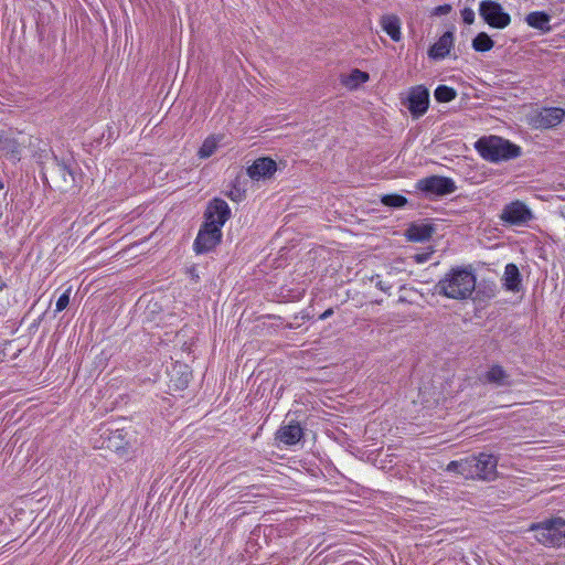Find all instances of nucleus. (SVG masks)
I'll use <instances>...</instances> for the list:
<instances>
[{
	"label": "nucleus",
	"instance_id": "nucleus-15",
	"mask_svg": "<svg viewBox=\"0 0 565 565\" xmlns=\"http://www.w3.org/2000/svg\"><path fill=\"white\" fill-rule=\"evenodd\" d=\"M454 44V35L451 32H445L438 41L430 47L428 54L434 60L446 57Z\"/></svg>",
	"mask_w": 565,
	"mask_h": 565
},
{
	"label": "nucleus",
	"instance_id": "nucleus-33",
	"mask_svg": "<svg viewBox=\"0 0 565 565\" xmlns=\"http://www.w3.org/2000/svg\"><path fill=\"white\" fill-rule=\"evenodd\" d=\"M333 313V310L330 308V309H327L321 316H320V319L321 320H324L327 318H329L330 316H332Z\"/></svg>",
	"mask_w": 565,
	"mask_h": 565
},
{
	"label": "nucleus",
	"instance_id": "nucleus-12",
	"mask_svg": "<svg viewBox=\"0 0 565 565\" xmlns=\"http://www.w3.org/2000/svg\"><path fill=\"white\" fill-rule=\"evenodd\" d=\"M277 170L276 162L270 158H259L248 167L247 174L253 180L270 178Z\"/></svg>",
	"mask_w": 565,
	"mask_h": 565
},
{
	"label": "nucleus",
	"instance_id": "nucleus-25",
	"mask_svg": "<svg viewBox=\"0 0 565 565\" xmlns=\"http://www.w3.org/2000/svg\"><path fill=\"white\" fill-rule=\"evenodd\" d=\"M435 98L439 103H448L456 98L457 93L454 88L446 85H439L434 93Z\"/></svg>",
	"mask_w": 565,
	"mask_h": 565
},
{
	"label": "nucleus",
	"instance_id": "nucleus-3",
	"mask_svg": "<svg viewBox=\"0 0 565 565\" xmlns=\"http://www.w3.org/2000/svg\"><path fill=\"white\" fill-rule=\"evenodd\" d=\"M529 531L535 533V540L547 547H565V520L552 518L532 523Z\"/></svg>",
	"mask_w": 565,
	"mask_h": 565
},
{
	"label": "nucleus",
	"instance_id": "nucleus-26",
	"mask_svg": "<svg viewBox=\"0 0 565 565\" xmlns=\"http://www.w3.org/2000/svg\"><path fill=\"white\" fill-rule=\"evenodd\" d=\"M57 172L62 177L63 182H64V184L62 186L63 190L67 191L68 189L74 186V183H75L74 174L66 164H64V163L57 164Z\"/></svg>",
	"mask_w": 565,
	"mask_h": 565
},
{
	"label": "nucleus",
	"instance_id": "nucleus-31",
	"mask_svg": "<svg viewBox=\"0 0 565 565\" xmlns=\"http://www.w3.org/2000/svg\"><path fill=\"white\" fill-rule=\"evenodd\" d=\"M461 17H462L463 22L467 24H472L475 21V12L470 8H465L461 11Z\"/></svg>",
	"mask_w": 565,
	"mask_h": 565
},
{
	"label": "nucleus",
	"instance_id": "nucleus-35",
	"mask_svg": "<svg viewBox=\"0 0 565 565\" xmlns=\"http://www.w3.org/2000/svg\"><path fill=\"white\" fill-rule=\"evenodd\" d=\"M0 188H1V189L3 188V184H2V182H1V181H0Z\"/></svg>",
	"mask_w": 565,
	"mask_h": 565
},
{
	"label": "nucleus",
	"instance_id": "nucleus-6",
	"mask_svg": "<svg viewBox=\"0 0 565 565\" xmlns=\"http://www.w3.org/2000/svg\"><path fill=\"white\" fill-rule=\"evenodd\" d=\"M416 188L430 195L443 196L456 191V184L450 178L431 175L418 180Z\"/></svg>",
	"mask_w": 565,
	"mask_h": 565
},
{
	"label": "nucleus",
	"instance_id": "nucleus-2",
	"mask_svg": "<svg viewBox=\"0 0 565 565\" xmlns=\"http://www.w3.org/2000/svg\"><path fill=\"white\" fill-rule=\"evenodd\" d=\"M480 156L491 162L510 160L520 156V147L498 136L483 137L476 142Z\"/></svg>",
	"mask_w": 565,
	"mask_h": 565
},
{
	"label": "nucleus",
	"instance_id": "nucleus-27",
	"mask_svg": "<svg viewBox=\"0 0 565 565\" xmlns=\"http://www.w3.org/2000/svg\"><path fill=\"white\" fill-rule=\"evenodd\" d=\"M381 202L390 207H402L406 205L407 199L401 194H385L382 195Z\"/></svg>",
	"mask_w": 565,
	"mask_h": 565
},
{
	"label": "nucleus",
	"instance_id": "nucleus-18",
	"mask_svg": "<svg viewBox=\"0 0 565 565\" xmlns=\"http://www.w3.org/2000/svg\"><path fill=\"white\" fill-rule=\"evenodd\" d=\"M434 231V226L430 224H412L406 235L412 242H425L431 237Z\"/></svg>",
	"mask_w": 565,
	"mask_h": 565
},
{
	"label": "nucleus",
	"instance_id": "nucleus-28",
	"mask_svg": "<svg viewBox=\"0 0 565 565\" xmlns=\"http://www.w3.org/2000/svg\"><path fill=\"white\" fill-rule=\"evenodd\" d=\"M449 472H457L466 478L467 472V458L450 461L446 468Z\"/></svg>",
	"mask_w": 565,
	"mask_h": 565
},
{
	"label": "nucleus",
	"instance_id": "nucleus-32",
	"mask_svg": "<svg viewBox=\"0 0 565 565\" xmlns=\"http://www.w3.org/2000/svg\"><path fill=\"white\" fill-rule=\"evenodd\" d=\"M450 11H451V6L450 4H443V6H438V7L435 8L434 14H436V15H445V14H448Z\"/></svg>",
	"mask_w": 565,
	"mask_h": 565
},
{
	"label": "nucleus",
	"instance_id": "nucleus-13",
	"mask_svg": "<svg viewBox=\"0 0 565 565\" xmlns=\"http://www.w3.org/2000/svg\"><path fill=\"white\" fill-rule=\"evenodd\" d=\"M565 110L558 107L543 108L536 116L535 124L539 128H553L562 122Z\"/></svg>",
	"mask_w": 565,
	"mask_h": 565
},
{
	"label": "nucleus",
	"instance_id": "nucleus-16",
	"mask_svg": "<svg viewBox=\"0 0 565 565\" xmlns=\"http://www.w3.org/2000/svg\"><path fill=\"white\" fill-rule=\"evenodd\" d=\"M301 437L302 429L298 424L282 426L276 434V438L287 446L297 444Z\"/></svg>",
	"mask_w": 565,
	"mask_h": 565
},
{
	"label": "nucleus",
	"instance_id": "nucleus-9",
	"mask_svg": "<svg viewBox=\"0 0 565 565\" xmlns=\"http://www.w3.org/2000/svg\"><path fill=\"white\" fill-rule=\"evenodd\" d=\"M429 105V92L423 86H414L409 89L407 96V108L413 117L418 118L423 116Z\"/></svg>",
	"mask_w": 565,
	"mask_h": 565
},
{
	"label": "nucleus",
	"instance_id": "nucleus-23",
	"mask_svg": "<svg viewBox=\"0 0 565 565\" xmlns=\"http://www.w3.org/2000/svg\"><path fill=\"white\" fill-rule=\"evenodd\" d=\"M370 78L369 74L365 73V72H362L360 70H353L350 75L343 79V84L350 88V89H354L356 88L360 84L362 83H365L367 82Z\"/></svg>",
	"mask_w": 565,
	"mask_h": 565
},
{
	"label": "nucleus",
	"instance_id": "nucleus-34",
	"mask_svg": "<svg viewBox=\"0 0 565 565\" xmlns=\"http://www.w3.org/2000/svg\"><path fill=\"white\" fill-rule=\"evenodd\" d=\"M188 381H189V379H188V375H186L185 379L181 380L180 384L177 385V386L182 388V387H184L188 384Z\"/></svg>",
	"mask_w": 565,
	"mask_h": 565
},
{
	"label": "nucleus",
	"instance_id": "nucleus-1",
	"mask_svg": "<svg viewBox=\"0 0 565 565\" xmlns=\"http://www.w3.org/2000/svg\"><path fill=\"white\" fill-rule=\"evenodd\" d=\"M476 288V277L466 268H452L435 286V292L444 297L463 300L471 296Z\"/></svg>",
	"mask_w": 565,
	"mask_h": 565
},
{
	"label": "nucleus",
	"instance_id": "nucleus-11",
	"mask_svg": "<svg viewBox=\"0 0 565 565\" xmlns=\"http://www.w3.org/2000/svg\"><path fill=\"white\" fill-rule=\"evenodd\" d=\"M532 218V212L521 201H514L505 205L501 213V220L512 225L526 223Z\"/></svg>",
	"mask_w": 565,
	"mask_h": 565
},
{
	"label": "nucleus",
	"instance_id": "nucleus-30",
	"mask_svg": "<svg viewBox=\"0 0 565 565\" xmlns=\"http://www.w3.org/2000/svg\"><path fill=\"white\" fill-rule=\"evenodd\" d=\"M70 294L71 288H68L63 295L60 296V298L56 301V311L60 312L64 310L68 303H70Z\"/></svg>",
	"mask_w": 565,
	"mask_h": 565
},
{
	"label": "nucleus",
	"instance_id": "nucleus-19",
	"mask_svg": "<svg viewBox=\"0 0 565 565\" xmlns=\"http://www.w3.org/2000/svg\"><path fill=\"white\" fill-rule=\"evenodd\" d=\"M504 287L510 291H519L521 285V275L514 264H508L503 274Z\"/></svg>",
	"mask_w": 565,
	"mask_h": 565
},
{
	"label": "nucleus",
	"instance_id": "nucleus-10",
	"mask_svg": "<svg viewBox=\"0 0 565 565\" xmlns=\"http://www.w3.org/2000/svg\"><path fill=\"white\" fill-rule=\"evenodd\" d=\"M231 210L227 203L221 199H214L206 207L205 211V222L204 224H210L212 226H217V228L222 230L223 225L230 218Z\"/></svg>",
	"mask_w": 565,
	"mask_h": 565
},
{
	"label": "nucleus",
	"instance_id": "nucleus-4",
	"mask_svg": "<svg viewBox=\"0 0 565 565\" xmlns=\"http://www.w3.org/2000/svg\"><path fill=\"white\" fill-rule=\"evenodd\" d=\"M31 145V137L22 132H0V156L11 162L21 160L24 150Z\"/></svg>",
	"mask_w": 565,
	"mask_h": 565
},
{
	"label": "nucleus",
	"instance_id": "nucleus-5",
	"mask_svg": "<svg viewBox=\"0 0 565 565\" xmlns=\"http://www.w3.org/2000/svg\"><path fill=\"white\" fill-rule=\"evenodd\" d=\"M497 458L490 454L467 457L466 479L493 480L497 476Z\"/></svg>",
	"mask_w": 565,
	"mask_h": 565
},
{
	"label": "nucleus",
	"instance_id": "nucleus-17",
	"mask_svg": "<svg viewBox=\"0 0 565 565\" xmlns=\"http://www.w3.org/2000/svg\"><path fill=\"white\" fill-rule=\"evenodd\" d=\"M509 374L500 365H492L483 375V381L495 386L511 385Z\"/></svg>",
	"mask_w": 565,
	"mask_h": 565
},
{
	"label": "nucleus",
	"instance_id": "nucleus-29",
	"mask_svg": "<svg viewBox=\"0 0 565 565\" xmlns=\"http://www.w3.org/2000/svg\"><path fill=\"white\" fill-rule=\"evenodd\" d=\"M370 280L371 282H374L375 286L382 290L383 292H390V290L394 287V282L387 278V279H382L380 275H375V276H372L370 277Z\"/></svg>",
	"mask_w": 565,
	"mask_h": 565
},
{
	"label": "nucleus",
	"instance_id": "nucleus-20",
	"mask_svg": "<svg viewBox=\"0 0 565 565\" xmlns=\"http://www.w3.org/2000/svg\"><path fill=\"white\" fill-rule=\"evenodd\" d=\"M525 21L530 26L537 29L540 31L548 32L551 30V17L543 11H535L529 13L525 18Z\"/></svg>",
	"mask_w": 565,
	"mask_h": 565
},
{
	"label": "nucleus",
	"instance_id": "nucleus-14",
	"mask_svg": "<svg viewBox=\"0 0 565 565\" xmlns=\"http://www.w3.org/2000/svg\"><path fill=\"white\" fill-rule=\"evenodd\" d=\"M380 25L382 30L392 39L394 42H399L402 39V21L393 13L383 14L380 19Z\"/></svg>",
	"mask_w": 565,
	"mask_h": 565
},
{
	"label": "nucleus",
	"instance_id": "nucleus-7",
	"mask_svg": "<svg viewBox=\"0 0 565 565\" xmlns=\"http://www.w3.org/2000/svg\"><path fill=\"white\" fill-rule=\"evenodd\" d=\"M222 239V230L217 226L210 224H203L199 231V234L194 241V250L198 254L209 253L215 248Z\"/></svg>",
	"mask_w": 565,
	"mask_h": 565
},
{
	"label": "nucleus",
	"instance_id": "nucleus-8",
	"mask_svg": "<svg viewBox=\"0 0 565 565\" xmlns=\"http://www.w3.org/2000/svg\"><path fill=\"white\" fill-rule=\"evenodd\" d=\"M479 11L484 21L493 28L503 29L511 21L510 15L503 12L502 7L491 0L482 1Z\"/></svg>",
	"mask_w": 565,
	"mask_h": 565
},
{
	"label": "nucleus",
	"instance_id": "nucleus-24",
	"mask_svg": "<svg viewBox=\"0 0 565 565\" xmlns=\"http://www.w3.org/2000/svg\"><path fill=\"white\" fill-rule=\"evenodd\" d=\"M494 45L492 39L484 32L479 33L472 41V47L478 52L490 51Z\"/></svg>",
	"mask_w": 565,
	"mask_h": 565
},
{
	"label": "nucleus",
	"instance_id": "nucleus-21",
	"mask_svg": "<svg viewBox=\"0 0 565 565\" xmlns=\"http://www.w3.org/2000/svg\"><path fill=\"white\" fill-rule=\"evenodd\" d=\"M107 447L119 455L127 454L128 443L125 441V435L122 430H115L111 433L108 438Z\"/></svg>",
	"mask_w": 565,
	"mask_h": 565
},
{
	"label": "nucleus",
	"instance_id": "nucleus-22",
	"mask_svg": "<svg viewBox=\"0 0 565 565\" xmlns=\"http://www.w3.org/2000/svg\"><path fill=\"white\" fill-rule=\"evenodd\" d=\"M221 139H222V137H215V136L207 137L203 141L201 148L199 149V152H198L199 157L202 159H206V158L211 157L215 152Z\"/></svg>",
	"mask_w": 565,
	"mask_h": 565
}]
</instances>
